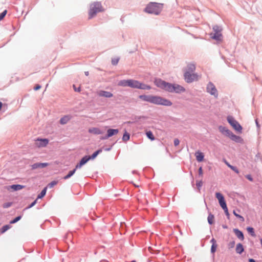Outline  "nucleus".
I'll list each match as a JSON object with an SVG mask.
<instances>
[{
  "instance_id": "ea45409f",
  "label": "nucleus",
  "mask_w": 262,
  "mask_h": 262,
  "mask_svg": "<svg viewBox=\"0 0 262 262\" xmlns=\"http://www.w3.org/2000/svg\"><path fill=\"white\" fill-rule=\"evenodd\" d=\"M7 10L4 11L0 14V20H2L7 14Z\"/></svg>"
},
{
  "instance_id": "8fccbe9b",
  "label": "nucleus",
  "mask_w": 262,
  "mask_h": 262,
  "mask_svg": "<svg viewBox=\"0 0 262 262\" xmlns=\"http://www.w3.org/2000/svg\"><path fill=\"white\" fill-rule=\"evenodd\" d=\"M237 217H238L239 219H241L243 221L244 220V218L241 216L239 214H234Z\"/></svg>"
},
{
  "instance_id": "f704fd0d",
  "label": "nucleus",
  "mask_w": 262,
  "mask_h": 262,
  "mask_svg": "<svg viewBox=\"0 0 262 262\" xmlns=\"http://www.w3.org/2000/svg\"><path fill=\"white\" fill-rule=\"evenodd\" d=\"M58 183V181H53L51 183L48 184V186L49 188H52L55 185H56Z\"/></svg>"
},
{
  "instance_id": "4be33fe9",
  "label": "nucleus",
  "mask_w": 262,
  "mask_h": 262,
  "mask_svg": "<svg viewBox=\"0 0 262 262\" xmlns=\"http://www.w3.org/2000/svg\"><path fill=\"white\" fill-rule=\"evenodd\" d=\"M129 79L120 80L118 82V85L121 86H129Z\"/></svg>"
},
{
  "instance_id": "c9c22d12",
  "label": "nucleus",
  "mask_w": 262,
  "mask_h": 262,
  "mask_svg": "<svg viewBox=\"0 0 262 262\" xmlns=\"http://www.w3.org/2000/svg\"><path fill=\"white\" fill-rule=\"evenodd\" d=\"M213 29L214 31L215 32V33H216V32L221 33V31L222 30V29L220 28V27L217 26H214L213 27Z\"/></svg>"
},
{
  "instance_id": "ddd939ff",
  "label": "nucleus",
  "mask_w": 262,
  "mask_h": 262,
  "mask_svg": "<svg viewBox=\"0 0 262 262\" xmlns=\"http://www.w3.org/2000/svg\"><path fill=\"white\" fill-rule=\"evenodd\" d=\"M90 160V158H89V156H84L81 159L80 162L76 165V169L80 168L82 166V165L85 164Z\"/></svg>"
},
{
  "instance_id": "79ce46f5",
  "label": "nucleus",
  "mask_w": 262,
  "mask_h": 262,
  "mask_svg": "<svg viewBox=\"0 0 262 262\" xmlns=\"http://www.w3.org/2000/svg\"><path fill=\"white\" fill-rule=\"evenodd\" d=\"M74 90L75 92H80L81 91V88L79 86V88H76L75 85H73V86Z\"/></svg>"
},
{
  "instance_id": "5701e85b",
  "label": "nucleus",
  "mask_w": 262,
  "mask_h": 262,
  "mask_svg": "<svg viewBox=\"0 0 262 262\" xmlns=\"http://www.w3.org/2000/svg\"><path fill=\"white\" fill-rule=\"evenodd\" d=\"M229 137L232 140L235 141L236 142H239L241 140V137L237 136L234 134H233L232 132L230 134Z\"/></svg>"
},
{
  "instance_id": "6e6552de",
  "label": "nucleus",
  "mask_w": 262,
  "mask_h": 262,
  "mask_svg": "<svg viewBox=\"0 0 262 262\" xmlns=\"http://www.w3.org/2000/svg\"><path fill=\"white\" fill-rule=\"evenodd\" d=\"M227 120L229 124L237 131L241 132L242 127L241 125L232 117H228Z\"/></svg>"
},
{
  "instance_id": "39448f33",
  "label": "nucleus",
  "mask_w": 262,
  "mask_h": 262,
  "mask_svg": "<svg viewBox=\"0 0 262 262\" xmlns=\"http://www.w3.org/2000/svg\"><path fill=\"white\" fill-rule=\"evenodd\" d=\"M129 87L141 90H150L151 89L149 85L134 79H129Z\"/></svg>"
},
{
  "instance_id": "de8ad7c7",
  "label": "nucleus",
  "mask_w": 262,
  "mask_h": 262,
  "mask_svg": "<svg viewBox=\"0 0 262 262\" xmlns=\"http://www.w3.org/2000/svg\"><path fill=\"white\" fill-rule=\"evenodd\" d=\"M246 178L248 179L249 181H253V179L251 177V176L250 175H247L246 176Z\"/></svg>"
},
{
  "instance_id": "423d86ee",
  "label": "nucleus",
  "mask_w": 262,
  "mask_h": 262,
  "mask_svg": "<svg viewBox=\"0 0 262 262\" xmlns=\"http://www.w3.org/2000/svg\"><path fill=\"white\" fill-rule=\"evenodd\" d=\"M201 75H199L197 73H194L193 72H190L189 71H186L184 74L185 80L188 83L196 81L201 78Z\"/></svg>"
},
{
  "instance_id": "7ed1b4c3",
  "label": "nucleus",
  "mask_w": 262,
  "mask_h": 262,
  "mask_svg": "<svg viewBox=\"0 0 262 262\" xmlns=\"http://www.w3.org/2000/svg\"><path fill=\"white\" fill-rule=\"evenodd\" d=\"M104 9L99 2H94L90 5L89 11V19H91L96 16L97 13L103 12Z\"/></svg>"
},
{
  "instance_id": "412c9836",
  "label": "nucleus",
  "mask_w": 262,
  "mask_h": 262,
  "mask_svg": "<svg viewBox=\"0 0 262 262\" xmlns=\"http://www.w3.org/2000/svg\"><path fill=\"white\" fill-rule=\"evenodd\" d=\"M235 250L237 253L241 254L244 250L242 244L241 243L237 244Z\"/></svg>"
},
{
  "instance_id": "9b49d317",
  "label": "nucleus",
  "mask_w": 262,
  "mask_h": 262,
  "mask_svg": "<svg viewBox=\"0 0 262 262\" xmlns=\"http://www.w3.org/2000/svg\"><path fill=\"white\" fill-rule=\"evenodd\" d=\"M98 96L105 98H111L113 96V94L107 91L100 90L97 92Z\"/></svg>"
},
{
  "instance_id": "a19ab883",
  "label": "nucleus",
  "mask_w": 262,
  "mask_h": 262,
  "mask_svg": "<svg viewBox=\"0 0 262 262\" xmlns=\"http://www.w3.org/2000/svg\"><path fill=\"white\" fill-rule=\"evenodd\" d=\"M235 243L234 241H232V242H230L228 245V248L230 249L233 248L235 246Z\"/></svg>"
},
{
  "instance_id": "f3484780",
  "label": "nucleus",
  "mask_w": 262,
  "mask_h": 262,
  "mask_svg": "<svg viewBox=\"0 0 262 262\" xmlns=\"http://www.w3.org/2000/svg\"><path fill=\"white\" fill-rule=\"evenodd\" d=\"M219 130L224 135L229 137L231 133V132L224 126H220L219 127Z\"/></svg>"
},
{
  "instance_id": "a211bd4d",
  "label": "nucleus",
  "mask_w": 262,
  "mask_h": 262,
  "mask_svg": "<svg viewBox=\"0 0 262 262\" xmlns=\"http://www.w3.org/2000/svg\"><path fill=\"white\" fill-rule=\"evenodd\" d=\"M71 119V116L70 115H65L60 119V123L61 124L64 125L67 124Z\"/></svg>"
},
{
  "instance_id": "49530a36",
  "label": "nucleus",
  "mask_w": 262,
  "mask_h": 262,
  "mask_svg": "<svg viewBox=\"0 0 262 262\" xmlns=\"http://www.w3.org/2000/svg\"><path fill=\"white\" fill-rule=\"evenodd\" d=\"M41 88V86L39 84H37L34 88L35 91H37Z\"/></svg>"
},
{
  "instance_id": "a18cd8bd",
  "label": "nucleus",
  "mask_w": 262,
  "mask_h": 262,
  "mask_svg": "<svg viewBox=\"0 0 262 262\" xmlns=\"http://www.w3.org/2000/svg\"><path fill=\"white\" fill-rule=\"evenodd\" d=\"M231 169L232 170H233L234 171H235L236 173H239V171H238V169L236 167L232 166Z\"/></svg>"
},
{
  "instance_id": "dca6fc26",
  "label": "nucleus",
  "mask_w": 262,
  "mask_h": 262,
  "mask_svg": "<svg viewBox=\"0 0 262 262\" xmlns=\"http://www.w3.org/2000/svg\"><path fill=\"white\" fill-rule=\"evenodd\" d=\"M89 133L94 135H100L102 134V131L98 127H91L89 129Z\"/></svg>"
},
{
  "instance_id": "1a4fd4ad",
  "label": "nucleus",
  "mask_w": 262,
  "mask_h": 262,
  "mask_svg": "<svg viewBox=\"0 0 262 262\" xmlns=\"http://www.w3.org/2000/svg\"><path fill=\"white\" fill-rule=\"evenodd\" d=\"M207 90L208 93H209L212 95L214 96L215 97L217 96V91L215 88L214 85L210 82L208 84L207 86Z\"/></svg>"
},
{
  "instance_id": "c756f323",
  "label": "nucleus",
  "mask_w": 262,
  "mask_h": 262,
  "mask_svg": "<svg viewBox=\"0 0 262 262\" xmlns=\"http://www.w3.org/2000/svg\"><path fill=\"white\" fill-rule=\"evenodd\" d=\"M129 138H130L129 134L125 132L123 136L122 140H123V141L126 142L129 140Z\"/></svg>"
},
{
  "instance_id": "c85d7f7f",
  "label": "nucleus",
  "mask_w": 262,
  "mask_h": 262,
  "mask_svg": "<svg viewBox=\"0 0 262 262\" xmlns=\"http://www.w3.org/2000/svg\"><path fill=\"white\" fill-rule=\"evenodd\" d=\"M147 137L150 139L151 141H153L155 140V137L152 134V133L151 131H148L146 133Z\"/></svg>"
},
{
  "instance_id": "6ab92c4d",
  "label": "nucleus",
  "mask_w": 262,
  "mask_h": 262,
  "mask_svg": "<svg viewBox=\"0 0 262 262\" xmlns=\"http://www.w3.org/2000/svg\"><path fill=\"white\" fill-rule=\"evenodd\" d=\"M233 231L236 236L241 240L243 241L244 239V236L242 231L237 229H234Z\"/></svg>"
},
{
  "instance_id": "09e8293b",
  "label": "nucleus",
  "mask_w": 262,
  "mask_h": 262,
  "mask_svg": "<svg viewBox=\"0 0 262 262\" xmlns=\"http://www.w3.org/2000/svg\"><path fill=\"white\" fill-rule=\"evenodd\" d=\"M210 242L212 243V244H216V242L215 239L213 238L211 240Z\"/></svg>"
},
{
  "instance_id": "37998d69",
  "label": "nucleus",
  "mask_w": 262,
  "mask_h": 262,
  "mask_svg": "<svg viewBox=\"0 0 262 262\" xmlns=\"http://www.w3.org/2000/svg\"><path fill=\"white\" fill-rule=\"evenodd\" d=\"M180 143V141L178 139H175L174 140V145L177 146H178Z\"/></svg>"
},
{
  "instance_id": "473e14b6",
  "label": "nucleus",
  "mask_w": 262,
  "mask_h": 262,
  "mask_svg": "<svg viewBox=\"0 0 262 262\" xmlns=\"http://www.w3.org/2000/svg\"><path fill=\"white\" fill-rule=\"evenodd\" d=\"M217 247V244H212L211 248V253H214L216 251Z\"/></svg>"
},
{
  "instance_id": "f8f14e48",
  "label": "nucleus",
  "mask_w": 262,
  "mask_h": 262,
  "mask_svg": "<svg viewBox=\"0 0 262 262\" xmlns=\"http://www.w3.org/2000/svg\"><path fill=\"white\" fill-rule=\"evenodd\" d=\"M119 132L117 129H108L107 130V135L102 138V139H106L114 135H117Z\"/></svg>"
},
{
  "instance_id": "a878e982",
  "label": "nucleus",
  "mask_w": 262,
  "mask_h": 262,
  "mask_svg": "<svg viewBox=\"0 0 262 262\" xmlns=\"http://www.w3.org/2000/svg\"><path fill=\"white\" fill-rule=\"evenodd\" d=\"M76 169H76V168H75L74 169H73V170L70 171L69 172V173H68L67 176H64V177H63V179H64V180H67V179H68L70 178L71 177H72V176L75 173V171H76Z\"/></svg>"
},
{
  "instance_id": "c03bdc74",
  "label": "nucleus",
  "mask_w": 262,
  "mask_h": 262,
  "mask_svg": "<svg viewBox=\"0 0 262 262\" xmlns=\"http://www.w3.org/2000/svg\"><path fill=\"white\" fill-rule=\"evenodd\" d=\"M203 168L202 167H200L199 169V174L200 176H201V177L203 176Z\"/></svg>"
},
{
  "instance_id": "6e6d98bb",
  "label": "nucleus",
  "mask_w": 262,
  "mask_h": 262,
  "mask_svg": "<svg viewBox=\"0 0 262 262\" xmlns=\"http://www.w3.org/2000/svg\"><path fill=\"white\" fill-rule=\"evenodd\" d=\"M89 72H88V71H87V72H85V75L86 76H88V75H89Z\"/></svg>"
},
{
  "instance_id": "2f4dec72",
  "label": "nucleus",
  "mask_w": 262,
  "mask_h": 262,
  "mask_svg": "<svg viewBox=\"0 0 262 262\" xmlns=\"http://www.w3.org/2000/svg\"><path fill=\"white\" fill-rule=\"evenodd\" d=\"M247 231L251 235V236L255 237V234L254 233V229L252 227H249L247 228Z\"/></svg>"
},
{
  "instance_id": "7c9ffc66",
  "label": "nucleus",
  "mask_w": 262,
  "mask_h": 262,
  "mask_svg": "<svg viewBox=\"0 0 262 262\" xmlns=\"http://www.w3.org/2000/svg\"><path fill=\"white\" fill-rule=\"evenodd\" d=\"M214 215L213 214H210L207 219L209 224H212L214 223Z\"/></svg>"
},
{
  "instance_id": "4468645a",
  "label": "nucleus",
  "mask_w": 262,
  "mask_h": 262,
  "mask_svg": "<svg viewBox=\"0 0 262 262\" xmlns=\"http://www.w3.org/2000/svg\"><path fill=\"white\" fill-rule=\"evenodd\" d=\"M24 187H25V186L23 185L17 184V185H12L11 186H7L6 189L8 190H10L11 189H12L13 191H17V190H19L24 188Z\"/></svg>"
},
{
  "instance_id": "4c0bfd02",
  "label": "nucleus",
  "mask_w": 262,
  "mask_h": 262,
  "mask_svg": "<svg viewBox=\"0 0 262 262\" xmlns=\"http://www.w3.org/2000/svg\"><path fill=\"white\" fill-rule=\"evenodd\" d=\"M46 193V188H44L40 193V194L38 195V198H41L45 195Z\"/></svg>"
},
{
  "instance_id": "aec40b11",
  "label": "nucleus",
  "mask_w": 262,
  "mask_h": 262,
  "mask_svg": "<svg viewBox=\"0 0 262 262\" xmlns=\"http://www.w3.org/2000/svg\"><path fill=\"white\" fill-rule=\"evenodd\" d=\"M195 156L196 160L198 162H202L204 159V155H203V154L202 152H201L199 151L195 152Z\"/></svg>"
},
{
  "instance_id": "20e7f679",
  "label": "nucleus",
  "mask_w": 262,
  "mask_h": 262,
  "mask_svg": "<svg viewBox=\"0 0 262 262\" xmlns=\"http://www.w3.org/2000/svg\"><path fill=\"white\" fill-rule=\"evenodd\" d=\"M163 9V4L157 3H150L145 9V11L156 15L159 14Z\"/></svg>"
},
{
  "instance_id": "f03ea898",
  "label": "nucleus",
  "mask_w": 262,
  "mask_h": 262,
  "mask_svg": "<svg viewBox=\"0 0 262 262\" xmlns=\"http://www.w3.org/2000/svg\"><path fill=\"white\" fill-rule=\"evenodd\" d=\"M139 98L144 101L157 105H162L169 106L172 104V102L168 99L158 96L140 95Z\"/></svg>"
},
{
  "instance_id": "393cba45",
  "label": "nucleus",
  "mask_w": 262,
  "mask_h": 262,
  "mask_svg": "<svg viewBox=\"0 0 262 262\" xmlns=\"http://www.w3.org/2000/svg\"><path fill=\"white\" fill-rule=\"evenodd\" d=\"M211 37L214 39L220 40H221L222 38V34L221 33L216 32L214 34L213 36H212Z\"/></svg>"
},
{
  "instance_id": "b1692460",
  "label": "nucleus",
  "mask_w": 262,
  "mask_h": 262,
  "mask_svg": "<svg viewBox=\"0 0 262 262\" xmlns=\"http://www.w3.org/2000/svg\"><path fill=\"white\" fill-rule=\"evenodd\" d=\"M195 69V66L193 63H189L187 66V69L186 71H189L190 72H193Z\"/></svg>"
},
{
  "instance_id": "3c124183",
  "label": "nucleus",
  "mask_w": 262,
  "mask_h": 262,
  "mask_svg": "<svg viewBox=\"0 0 262 262\" xmlns=\"http://www.w3.org/2000/svg\"><path fill=\"white\" fill-rule=\"evenodd\" d=\"M10 206V203L5 204L4 205V207L7 208Z\"/></svg>"
},
{
  "instance_id": "864d4df0",
  "label": "nucleus",
  "mask_w": 262,
  "mask_h": 262,
  "mask_svg": "<svg viewBox=\"0 0 262 262\" xmlns=\"http://www.w3.org/2000/svg\"><path fill=\"white\" fill-rule=\"evenodd\" d=\"M226 163L227 165L229 168H231V167H232V165H230V164H229L228 162H226Z\"/></svg>"
},
{
  "instance_id": "e433bc0d",
  "label": "nucleus",
  "mask_w": 262,
  "mask_h": 262,
  "mask_svg": "<svg viewBox=\"0 0 262 262\" xmlns=\"http://www.w3.org/2000/svg\"><path fill=\"white\" fill-rule=\"evenodd\" d=\"M21 216H18L16 217V218H15L14 220L11 221L10 222V224H14V223H16L17 221H18L21 219Z\"/></svg>"
},
{
  "instance_id": "2eb2a0df",
  "label": "nucleus",
  "mask_w": 262,
  "mask_h": 262,
  "mask_svg": "<svg viewBox=\"0 0 262 262\" xmlns=\"http://www.w3.org/2000/svg\"><path fill=\"white\" fill-rule=\"evenodd\" d=\"M49 165L48 163H36L31 165L32 169H35L37 168H42L47 167Z\"/></svg>"
},
{
  "instance_id": "4d7b16f0",
  "label": "nucleus",
  "mask_w": 262,
  "mask_h": 262,
  "mask_svg": "<svg viewBox=\"0 0 262 262\" xmlns=\"http://www.w3.org/2000/svg\"><path fill=\"white\" fill-rule=\"evenodd\" d=\"M134 185L136 186V187H138L139 186L137 185V184H134Z\"/></svg>"
},
{
  "instance_id": "cd10ccee",
  "label": "nucleus",
  "mask_w": 262,
  "mask_h": 262,
  "mask_svg": "<svg viewBox=\"0 0 262 262\" xmlns=\"http://www.w3.org/2000/svg\"><path fill=\"white\" fill-rule=\"evenodd\" d=\"M11 226L9 225H6L4 226L1 229V233H4L6 231H7L8 229H9Z\"/></svg>"
},
{
  "instance_id": "58836bf2",
  "label": "nucleus",
  "mask_w": 262,
  "mask_h": 262,
  "mask_svg": "<svg viewBox=\"0 0 262 262\" xmlns=\"http://www.w3.org/2000/svg\"><path fill=\"white\" fill-rule=\"evenodd\" d=\"M196 186L198 187V189L200 190V188L203 185V182L202 181H197L196 182Z\"/></svg>"
},
{
  "instance_id": "f257e3e1",
  "label": "nucleus",
  "mask_w": 262,
  "mask_h": 262,
  "mask_svg": "<svg viewBox=\"0 0 262 262\" xmlns=\"http://www.w3.org/2000/svg\"><path fill=\"white\" fill-rule=\"evenodd\" d=\"M154 83L157 86L171 93H180L185 91V88L181 85L177 84H172L160 79H156Z\"/></svg>"
},
{
  "instance_id": "603ef678",
  "label": "nucleus",
  "mask_w": 262,
  "mask_h": 262,
  "mask_svg": "<svg viewBox=\"0 0 262 262\" xmlns=\"http://www.w3.org/2000/svg\"><path fill=\"white\" fill-rule=\"evenodd\" d=\"M36 203V201H34L29 207L28 208H30L34 205V204Z\"/></svg>"
},
{
  "instance_id": "5fc2aeb1",
  "label": "nucleus",
  "mask_w": 262,
  "mask_h": 262,
  "mask_svg": "<svg viewBox=\"0 0 262 262\" xmlns=\"http://www.w3.org/2000/svg\"><path fill=\"white\" fill-rule=\"evenodd\" d=\"M249 262H256V261H255V260L254 259H252V258L249 259Z\"/></svg>"
},
{
  "instance_id": "bb28decb",
  "label": "nucleus",
  "mask_w": 262,
  "mask_h": 262,
  "mask_svg": "<svg viewBox=\"0 0 262 262\" xmlns=\"http://www.w3.org/2000/svg\"><path fill=\"white\" fill-rule=\"evenodd\" d=\"M101 152L102 149H99L94 152L91 156H89V157L90 158V159H94L98 156V155Z\"/></svg>"
},
{
  "instance_id": "0eeeda50",
  "label": "nucleus",
  "mask_w": 262,
  "mask_h": 262,
  "mask_svg": "<svg viewBox=\"0 0 262 262\" xmlns=\"http://www.w3.org/2000/svg\"><path fill=\"white\" fill-rule=\"evenodd\" d=\"M215 197L219 201V203L221 207L224 210L225 213H228V208L227 207L226 203L223 195L220 192H216Z\"/></svg>"
},
{
  "instance_id": "72a5a7b5",
  "label": "nucleus",
  "mask_w": 262,
  "mask_h": 262,
  "mask_svg": "<svg viewBox=\"0 0 262 262\" xmlns=\"http://www.w3.org/2000/svg\"><path fill=\"white\" fill-rule=\"evenodd\" d=\"M119 58H114L112 59V63L113 65H117L119 62Z\"/></svg>"
},
{
  "instance_id": "9d476101",
  "label": "nucleus",
  "mask_w": 262,
  "mask_h": 262,
  "mask_svg": "<svg viewBox=\"0 0 262 262\" xmlns=\"http://www.w3.org/2000/svg\"><path fill=\"white\" fill-rule=\"evenodd\" d=\"M49 143V140L47 139H37L35 141V144L38 147H45Z\"/></svg>"
}]
</instances>
